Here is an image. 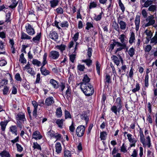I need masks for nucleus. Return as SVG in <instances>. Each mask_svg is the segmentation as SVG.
Returning <instances> with one entry per match:
<instances>
[{"instance_id":"nucleus-1","label":"nucleus","mask_w":157,"mask_h":157,"mask_svg":"<svg viewBox=\"0 0 157 157\" xmlns=\"http://www.w3.org/2000/svg\"><path fill=\"white\" fill-rule=\"evenodd\" d=\"M118 38L120 40L121 43L115 41V43L117 44V47H119L116 50V52L121 51L123 49H124L127 46V41L126 40V36L124 34H121L119 36Z\"/></svg>"},{"instance_id":"nucleus-2","label":"nucleus","mask_w":157,"mask_h":157,"mask_svg":"<svg viewBox=\"0 0 157 157\" xmlns=\"http://www.w3.org/2000/svg\"><path fill=\"white\" fill-rule=\"evenodd\" d=\"M15 118L17 126L21 129L22 128V123L26 121L24 113H18L16 116Z\"/></svg>"},{"instance_id":"nucleus-3","label":"nucleus","mask_w":157,"mask_h":157,"mask_svg":"<svg viewBox=\"0 0 157 157\" xmlns=\"http://www.w3.org/2000/svg\"><path fill=\"white\" fill-rule=\"evenodd\" d=\"M81 89L84 94L87 96L91 95L94 92L93 88L91 84H88L86 86L83 84L81 86Z\"/></svg>"},{"instance_id":"nucleus-4","label":"nucleus","mask_w":157,"mask_h":157,"mask_svg":"<svg viewBox=\"0 0 157 157\" xmlns=\"http://www.w3.org/2000/svg\"><path fill=\"white\" fill-rule=\"evenodd\" d=\"M154 19V17L152 15L148 16L146 20L147 23L144 24L143 25V26L146 27L154 25L153 26L155 28L157 27V24H155V21Z\"/></svg>"},{"instance_id":"nucleus-5","label":"nucleus","mask_w":157,"mask_h":157,"mask_svg":"<svg viewBox=\"0 0 157 157\" xmlns=\"http://www.w3.org/2000/svg\"><path fill=\"white\" fill-rule=\"evenodd\" d=\"M85 130V128L84 126L82 125L79 126L76 130V135L78 137H82L84 134Z\"/></svg>"},{"instance_id":"nucleus-6","label":"nucleus","mask_w":157,"mask_h":157,"mask_svg":"<svg viewBox=\"0 0 157 157\" xmlns=\"http://www.w3.org/2000/svg\"><path fill=\"white\" fill-rule=\"evenodd\" d=\"M23 69L24 71H26L28 73L32 75H34L35 74L34 71L31 67V65L29 62H28L27 64L23 67Z\"/></svg>"},{"instance_id":"nucleus-7","label":"nucleus","mask_w":157,"mask_h":157,"mask_svg":"<svg viewBox=\"0 0 157 157\" xmlns=\"http://www.w3.org/2000/svg\"><path fill=\"white\" fill-rule=\"evenodd\" d=\"M26 32L29 35L33 36L35 33L34 29L29 24H27L25 26Z\"/></svg>"},{"instance_id":"nucleus-8","label":"nucleus","mask_w":157,"mask_h":157,"mask_svg":"<svg viewBox=\"0 0 157 157\" xmlns=\"http://www.w3.org/2000/svg\"><path fill=\"white\" fill-rule=\"evenodd\" d=\"M59 52L56 51H51L49 54L50 57L54 59H56L59 58Z\"/></svg>"},{"instance_id":"nucleus-9","label":"nucleus","mask_w":157,"mask_h":157,"mask_svg":"<svg viewBox=\"0 0 157 157\" xmlns=\"http://www.w3.org/2000/svg\"><path fill=\"white\" fill-rule=\"evenodd\" d=\"M90 80V79L86 75H84L82 80V82L81 83V86H82L83 84L84 85V86H86L88 84H90L89 83Z\"/></svg>"},{"instance_id":"nucleus-10","label":"nucleus","mask_w":157,"mask_h":157,"mask_svg":"<svg viewBox=\"0 0 157 157\" xmlns=\"http://www.w3.org/2000/svg\"><path fill=\"white\" fill-rule=\"evenodd\" d=\"M33 138L35 140H40L42 138L40 132L38 131H35L33 132L32 135Z\"/></svg>"},{"instance_id":"nucleus-11","label":"nucleus","mask_w":157,"mask_h":157,"mask_svg":"<svg viewBox=\"0 0 157 157\" xmlns=\"http://www.w3.org/2000/svg\"><path fill=\"white\" fill-rule=\"evenodd\" d=\"M50 38L52 40L56 41L58 39V36L56 32L55 31L51 32L49 35Z\"/></svg>"},{"instance_id":"nucleus-12","label":"nucleus","mask_w":157,"mask_h":157,"mask_svg":"<svg viewBox=\"0 0 157 157\" xmlns=\"http://www.w3.org/2000/svg\"><path fill=\"white\" fill-rule=\"evenodd\" d=\"M66 48V45L62 44L60 45H57L55 46V49H58L60 50L61 53H63L65 50Z\"/></svg>"},{"instance_id":"nucleus-13","label":"nucleus","mask_w":157,"mask_h":157,"mask_svg":"<svg viewBox=\"0 0 157 157\" xmlns=\"http://www.w3.org/2000/svg\"><path fill=\"white\" fill-rule=\"evenodd\" d=\"M135 41V34L133 32L130 33V37L129 38V42L130 44H132L134 43Z\"/></svg>"},{"instance_id":"nucleus-14","label":"nucleus","mask_w":157,"mask_h":157,"mask_svg":"<svg viewBox=\"0 0 157 157\" xmlns=\"http://www.w3.org/2000/svg\"><path fill=\"white\" fill-rule=\"evenodd\" d=\"M135 22L136 25V31H138L140 24V16L137 15L135 18Z\"/></svg>"},{"instance_id":"nucleus-15","label":"nucleus","mask_w":157,"mask_h":157,"mask_svg":"<svg viewBox=\"0 0 157 157\" xmlns=\"http://www.w3.org/2000/svg\"><path fill=\"white\" fill-rule=\"evenodd\" d=\"M120 29L122 30H125L127 28V26L126 23L123 21H120L118 22Z\"/></svg>"},{"instance_id":"nucleus-16","label":"nucleus","mask_w":157,"mask_h":157,"mask_svg":"<svg viewBox=\"0 0 157 157\" xmlns=\"http://www.w3.org/2000/svg\"><path fill=\"white\" fill-rule=\"evenodd\" d=\"M56 151L57 154H59L61 152L62 147L61 144L59 142H57L55 145Z\"/></svg>"},{"instance_id":"nucleus-17","label":"nucleus","mask_w":157,"mask_h":157,"mask_svg":"<svg viewBox=\"0 0 157 157\" xmlns=\"http://www.w3.org/2000/svg\"><path fill=\"white\" fill-rule=\"evenodd\" d=\"M54 102V99L52 97H50L47 98L45 101V103L46 105H51Z\"/></svg>"},{"instance_id":"nucleus-18","label":"nucleus","mask_w":157,"mask_h":157,"mask_svg":"<svg viewBox=\"0 0 157 157\" xmlns=\"http://www.w3.org/2000/svg\"><path fill=\"white\" fill-rule=\"evenodd\" d=\"M7 120L4 121H2L0 123V125L1 127V129L3 131H4L5 130L6 127L8 122Z\"/></svg>"},{"instance_id":"nucleus-19","label":"nucleus","mask_w":157,"mask_h":157,"mask_svg":"<svg viewBox=\"0 0 157 157\" xmlns=\"http://www.w3.org/2000/svg\"><path fill=\"white\" fill-rule=\"evenodd\" d=\"M40 71L42 75H46L49 74V71L47 70L44 66H41L40 68Z\"/></svg>"},{"instance_id":"nucleus-20","label":"nucleus","mask_w":157,"mask_h":157,"mask_svg":"<svg viewBox=\"0 0 157 157\" xmlns=\"http://www.w3.org/2000/svg\"><path fill=\"white\" fill-rule=\"evenodd\" d=\"M144 33L147 35L146 39L149 40L152 36V33L151 31L149 30L146 29L144 32Z\"/></svg>"},{"instance_id":"nucleus-21","label":"nucleus","mask_w":157,"mask_h":157,"mask_svg":"<svg viewBox=\"0 0 157 157\" xmlns=\"http://www.w3.org/2000/svg\"><path fill=\"white\" fill-rule=\"evenodd\" d=\"M50 82L55 88L57 89L58 88V83L56 80L53 79H52L50 80Z\"/></svg>"},{"instance_id":"nucleus-22","label":"nucleus","mask_w":157,"mask_h":157,"mask_svg":"<svg viewBox=\"0 0 157 157\" xmlns=\"http://www.w3.org/2000/svg\"><path fill=\"white\" fill-rule=\"evenodd\" d=\"M127 136L128 137V139L130 142L131 143H136L137 141V140H136L134 138L132 137V134H128Z\"/></svg>"},{"instance_id":"nucleus-23","label":"nucleus","mask_w":157,"mask_h":157,"mask_svg":"<svg viewBox=\"0 0 157 157\" xmlns=\"http://www.w3.org/2000/svg\"><path fill=\"white\" fill-rule=\"evenodd\" d=\"M115 106H114L113 108H121V100L120 98H118L116 100V101L115 102Z\"/></svg>"},{"instance_id":"nucleus-24","label":"nucleus","mask_w":157,"mask_h":157,"mask_svg":"<svg viewBox=\"0 0 157 157\" xmlns=\"http://www.w3.org/2000/svg\"><path fill=\"white\" fill-rule=\"evenodd\" d=\"M146 141H145V145H143L144 147L147 146L148 147H150L151 146V139L150 136H148L146 138Z\"/></svg>"},{"instance_id":"nucleus-25","label":"nucleus","mask_w":157,"mask_h":157,"mask_svg":"<svg viewBox=\"0 0 157 157\" xmlns=\"http://www.w3.org/2000/svg\"><path fill=\"white\" fill-rule=\"evenodd\" d=\"M111 58L115 63L117 66H118L120 62V60L118 58L117 56L113 55L112 56Z\"/></svg>"},{"instance_id":"nucleus-26","label":"nucleus","mask_w":157,"mask_h":157,"mask_svg":"<svg viewBox=\"0 0 157 157\" xmlns=\"http://www.w3.org/2000/svg\"><path fill=\"white\" fill-rule=\"evenodd\" d=\"M10 130L12 133L14 134L15 135L17 134V127L16 125H12L10 127Z\"/></svg>"},{"instance_id":"nucleus-27","label":"nucleus","mask_w":157,"mask_h":157,"mask_svg":"<svg viewBox=\"0 0 157 157\" xmlns=\"http://www.w3.org/2000/svg\"><path fill=\"white\" fill-rule=\"evenodd\" d=\"M19 61L22 63H26V60L24 57V54L22 53L21 54L20 56Z\"/></svg>"},{"instance_id":"nucleus-28","label":"nucleus","mask_w":157,"mask_h":157,"mask_svg":"<svg viewBox=\"0 0 157 157\" xmlns=\"http://www.w3.org/2000/svg\"><path fill=\"white\" fill-rule=\"evenodd\" d=\"M31 37L26 34L24 33H22L21 34V39H22L29 40L31 39Z\"/></svg>"},{"instance_id":"nucleus-29","label":"nucleus","mask_w":157,"mask_h":157,"mask_svg":"<svg viewBox=\"0 0 157 157\" xmlns=\"http://www.w3.org/2000/svg\"><path fill=\"white\" fill-rule=\"evenodd\" d=\"M47 54L46 53H45L43 56V60L42 62V66H44L45 65H46L48 63L47 61Z\"/></svg>"},{"instance_id":"nucleus-30","label":"nucleus","mask_w":157,"mask_h":157,"mask_svg":"<svg viewBox=\"0 0 157 157\" xmlns=\"http://www.w3.org/2000/svg\"><path fill=\"white\" fill-rule=\"evenodd\" d=\"M59 25L63 28H68L69 26V24L67 21H65L60 23Z\"/></svg>"},{"instance_id":"nucleus-31","label":"nucleus","mask_w":157,"mask_h":157,"mask_svg":"<svg viewBox=\"0 0 157 157\" xmlns=\"http://www.w3.org/2000/svg\"><path fill=\"white\" fill-rule=\"evenodd\" d=\"M58 0H51L50 2L51 6L52 7H54L58 5Z\"/></svg>"},{"instance_id":"nucleus-32","label":"nucleus","mask_w":157,"mask_h":157,"mask_svg":"<svg viewBox=\"0 0 157 157\" xmlns=\"http://www.w3.org/2000/svg\"><path fill=\"white\" fill-rule=\"evenodd\" d=\"M9 87L7 86H5L2 90L3 94L4 95H7L9 92Z\"/></svg>"},{"instance_id":"nucleus-33","label":"nucleus","mask_w":157,"mask_h":157,"mask_svg":"<svg viewBox=\"0 0 157 157\" xmlns=\"http://www.w3.org/2000/svg\"><path fill=\"white\" fill-rule=\"evenodd\" d=\"M63 119L61 120L58 119L56 120V123L59 127L62 128L63 127Z\"/></svg>"},{"instance_id":"nucleus-34","label":"nucleus","mask_w":157,"mask_h":157,"mask_svg":"<svg viewBox=\"0 0 157 157\" xmlns=\"http://www.w3.org/2000/svg\"><path fill=\"white\" fill-rule=\"evenodd\" d=\"M32 63L33 65H36L38 67L40 66L41 64V62L36 59H33L32 60Z\"/></svg>"},{"instance_id":"nucleus-35","label":"nucleus","mask_w":157,"mask_h":157,"mask_svg":"<svg viewBox=\"0 0 157 157\" xmlns=\"http://www.w3.org/2000/svg\"><path fill=\"white\" fill-rule=\"evenodd\" d=\"M0 155L2 157H10L9 154L6 151H4L0 153Z\"/></svg>"},{"instance_id":"nucleus-36","label":"nucleus","mask_w":157,"mask_h":157,"mask_svg":"<svg viewBox=\"0 0 157 157\" xmlns=\"http://www.w3.org/2000/svg\"><path fill=\"white\" fill-rule=\"evenodd\" d=\"M152 2V1L151 0H147L143 5H142V6L143 7H147L151 4Z\"/></svg>"},{"instance_id":"nucleus-37","label":"nucleus","mask_w":157,"mask_h":157,"mask_svg":"<svg viewBox=\"0 0 157 157\" xmlns=\"http://www.w3.org/2000/svg\"><path fill=\"white\" fill-rule=\"evenodd\" d=\"M128 54L130 57H132L135 54V49L133 47L130 48L128 51Z\"/></svg>"},{"instance_id":"nucleus-38","label":"nucleus","mask_w":157,"mask_h":157,"mask_svg":"<svg viewBox=\"0 0 157 157\" xmlns=\"http://www.w3.org/2000/svg\"><path fill=\"white\" fill-rule=\"evenodd\" d=\"M40 34L39 33L34 37H33V40L34 43H36L38 41H39L40 38Z\"/></svg>"},{"instance_id":"nucleus-39","label":"nucleus","mask_w":157,"mask_h":157,"mask_svg":"<svg viewBox=\"0 0 157 157\" xmlns=\"http://www.w3.org/2000/svg\"><path fill=\"white\" fill-rule=\"evenodd\" d=\"M0 50L2 51V52H0V54H4L5 53L4 49V45L2 41L0 40Z\"/></svg>"},{"instance_id":"nucleus-40","label":"nucleus","mask_w":157,"mask_h":157,"mask_svg":"<svg viewBox=\"0 0 157 157\" xmlns=\"http://www.w3.org/2000/svg\"><path fill=\"white\" fill-rule=\"evenodd\" d=\"M107 133L105 132H102L100 133V138L101 140H105L106 139Z\"/></svg>"},{"instance_id":"nucleus-41","label":"nucleus","mask_w":157,"mask_h":157,"mask_svg":"<svg viewBox=\"0 0 157 157\" xmlns=\"http://www.w3.org/2000/svg\"><path fill=\"white\" fill-rule=\"evenodd\" d=\"M56 113L57 117H60L62 115V111L61 109H57Z\"/></svg>"},{"instance_id":"nucleus-42","label":"nucleus","mask_w":157,"mask_h":157,"mask_svg":"<svg viewBox=\"0 0 157 157\" xmlns=\"http://www.w3.org/2000/svg\"><path fill=\"white\" fill-rule=\"evenodd\" d=\"M8 82V80L5 79H3L0 82V88L4 86V85L7 84Z\"/></svg>"},{"instance_id":"nucleus-43","label":"nucleus","mask_w":157,"mask_h":157,"mask_svg":"<svg viewBox=\"0 0 157 157\" xmlns=\"http://www.w3.org/2000/svg\"><path fill=\"white\" fill-rule=\"evenodd\" d=\"M97 6V4L96 2H90L89 6V8L90 9L92 8H96Z\"/></svg>"},{"instance_id":"nucleus-44","label":"nucleus","mask_w":157,"mask_h":157,"mask_svg":"<svg viewBox=\"0 0 157 157\" xmlns=\"http://www.w3.org/2000/svg\"><path fill=\"white\" fill-rule=\"evenodd\" d=\"M82 62L85 63H86V65L89 66H90L92 63V60L90 59H87L82 60Z\"/></svg>"},{"instance_id":"nucleus-45","label":"nucleus","mask_w":157,"mask_h":157,"mask_svg":"<svg viewBox=\"0 0 157 157\" xmlns=\"http://www.w3.org/2000/svg\"><path fill=\"white\" fill-rule=\"evenodd\" d=\"M140 89V86L139 84L138 83H136L135 88L133 89L132 90V92L135 93L136 92L138 91Z\"/></svg>"},{"instance_id":"nucleus-46","label":"nucleus","mask_w":157,"mask_h":157,"mask_svg":"<svg viewBox=\"0 0 157 157\" xmlns=\"http://www.w3.org/2000/svg\"><path fill=\"white\" fill-rule=\"evenodd\" d=\"M33 147L34 149H36L40 150H41L40 146L37 142L33 143Z\"/></svg>"},{"instance_id":"nucleus-47","label":"nucleus","mask_w":157,"mask_h":157,"mask_svg":"<svg viewBox=\"0 0 157 157\" xmlns=\"http://www.w3.org/2000/svg\"><path fill=\"white\" fill-rule=\"evenodd\" d=\"M119 5L122 10V12L123 13L125 10V7L124 5L122 3L121 0L119 1Z\"/></svg>"},{"instance_id":"nucleus-48","label":"nucleus","mask_w":157,"mask_h":157,"mask_svg":"<svg viewBox=\"0 0 157 157\" xmlns=\"http://www.w3.org/2000/svg\"><path fill=\"white\" fill-rule=\"evenodd\" d=\"M96 68L98 74L99 75L100 73V65L98 61L96 62Z\"/></svg>"},{"instance_id":"nucleus-49","label":"nucleus","mask_w":157,"mask_h":157,"mask_svg":"<svg viewBox=\"0 0 157 157\" xmlns=\"http://www.w3.org/2000/svg\"><path fill=\"white\" fill-rule=\"evenodd\" d=\"M11 13L10 12H8L6 15V21L7 22H9L11 21L10 18Z\"/></svg>"},{"instance_id":"nucleus-50","label":"nucleus","mask_w":157,"mask_h":157,"mask_svg":"<svg viewBox=\"0 0 157 157\" xmlns=\"http://www.w3.org/2000/svg\"><path fill=\"white\" fill-rule=\"evenodd\" d=\"M151 42L155 44L157 43V34H156L155 36L151 39Z\"/></svg>"},{"instance_id":"nucleus-51","label":"nucleus","mask_w":157,"mask_h":157,"mask_svg":"<svg viewBox=\"0 0 157 157\" xmlns=\"http://www.w3.org/2000/svg\"><path fill=\"white\" fill-rule=\"evenodd\" d=\"M103 14V12H101L98 15L96 16L94 19L96 21H98L101 20V15Z\"/></svg>"},{"instance_id":"nucleus-52","label":"nucleus","mask_w":157,"mask_h":157,"mask_svg":"<svg viewBox=\"0 0 157 157\" xmlns=\"http://www.w3.org/2000/svg\"><path fill=\"white\" fill-rule=\"evenodd\" d=\"M148 78L149 76L148 75H146L144 79V82H145V86L147 87L148 85Z\"/></svg>"},{"instance_id":"nucleus-53","label":"nucleus","mask_w":157,"mask_h":157,"mask_svg":"<svg viewBox=\"0 0 157 157\" xmlns=\"http://www.w3.org/2000/svg\"><path fill=\"white\" fill-rule=\"evenodd\" d=\"M77 68L79 71H83L85 69V67L84 65L79 64L77 66Z\"/></svg>"},{"instance_id":"nucleus-54","label":"nucleus","mask_w":157,"mask_h":157,"mask_svg":"<svg viewBox=\"0 0 157 157\" xmlns=\"http://www.w3.org/2000/svg\"><path fill=\"white\" fill-rule=\"evenodd\" d=\"M16 145L17 147V150L18 151L21 152L22 151L23 148L20 144L17 143Z\"/></svg>"},{"instance_id":"nucleus-55","label":"nucleus","mask_w":157,"mask_h":157,"mask_svg":"<svg viewBox=\"0 0 157 157\" xmlns=\"http://www.w3.org/2000/svg\"><path fill=\"white\" fill-rule=\"evenodd\" d=\"M86 29L87 30H89L90 29L93 27V25L92 23L90 22H87L86 24Z\"/></svg>"},{"instance_id":"nucleus-56","label":"nucleus","mask_w":157,"mask_h":157,"mask_svg":"<svg viewBox=\"0 0 157 157\" xmlns=\"http://www.w3.org/2000/svg\"><path fill=\"white\" fill-rule=\"evenodd\" d=\"M156 7L155 5H151L148 8V10L150 11H154L156 10Z\"/></svg>"},{"instance_id":"nucleus-57","label":"nucleus","mask_w":157,"mask_h":157,"mask_svg":"<svg viewBox=\"0 0 157 157\" xmlns=\"http://www.w3.org/2000/svg\"><path fill=\"white\" fill-rule=\"evenodd\" d=\"M79 36V33L77 32L74 36L73 39L75 42H76L78 40Z\"/></svg>"},{"instance_id":"nucleus-58","label":"nucleus","mask_w":157,"mask_h":157,"mask_svg":"<svg viewBox=\"0 0 157 157\" xmlns=\"http://www.w3.org/2000/svg\"><path fill=\"white\" fill-rule=\"evenodd\" d=\"M121 151L124 152H125L127 151L126 148L124 145V143H123L121 147Z\"/></svg>"},{"instance_id":"nucleus-59","label":"nucleus","mask_w":157,"mask_h":157,"mask_svg":"<svg viewBox=\"0 0 157 157\" xmlns=\"http://www.w3.org/2000/svg\"><path fill=\"white\" fill-rule=\"evenodd\" d=\"M65 157H71V154L70 152L69 151H65L64 152Z\"/></svg>"},{"instance_id":"nucleus-60","label":"nucleus","mask_w":157,"mask_h":157,"mask_svg":"<svg viewBox=\"0 0 157 157\" xmlns=\"http://www.w3.org/2000/svg\"><path fill=\"white\" fill-rule=\"evenodd\" d=\"M12 94H16L17 93V90L15 86H13L11 89Z\"/></svg>"},{"instance_id":"nucleus-61","label":"nucleus","mask_w":157,"mask_h":157,"mask_svg":"<svg viewBox=\"0 0 157 157\" xmlns=\"http://www.w3.org/2000/svg\"><path fill=\"white\" fill-rule=\"evenodd\" d=\"M140 141L142 143L143 145H145V139L144 138V136H140Z\"/></svg>"},{"instance_id":"nucleus-62","label":"nucleus","mask_w":157,"mask_h":157,"mask_svg":"<svg viewBox=\"0 0 157 157\" xmlns=\"http://www.w3.org/2000/svg\"><path fill=\"white\" fill-rule=\"evenodd\" d=\"M133 71L132 68L130 70L128 74V77L130 78H132L133 77Z\"/></svg>"},{"instance_id":"nucleus-63","label":"nucleus","mask_w":157,"mask_h":157,"mask_svg":"<svg viewBox=\"0 0 157 157\" xmlns=\"http://www.w3.org/2000/svg\"><path fill=\"white\" fill-rule=\"evenodd\" d=\"M87 56L89 58H90L92 56V49L89 48L87 52Z\"/></svg>"},{"instance_id":"nucleus-64","label":"nucleus","mask_w":157,"mask_h":157,"mask_svg":"<svg viewBox=\"0 0 157 157\" xmlns=\"http://www.w3.org/2000/svg\"><path fill=\"white\" fill-rule=\"evenodd\" d=\"M56 10L58 14H61L63 13V10L61 8L59 7L56 9Z\"/></svg>"}]
</instances>
